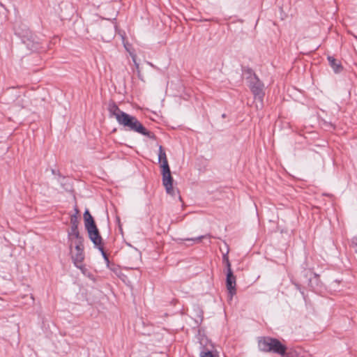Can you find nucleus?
<instances>
[{"label":"nucleus","mask_w":357,"mask_h":357,"mask_svg":"<svg viewBox=\"0 0 357 357\" xmlns=\"http://www.w3.org/2000/svg\"><path fill=\"white\" fill-rule=\"evenodd\" d=\"M283 357H301L300 352H298L297 350L294 349H288L287 348V351L285 352V354L282 356Z\"/></svg>","instance_id":"nucleus-16"},{"label":"nucleus","mask_w":357,"mask_h":357,"mask_svg":"<svg viewBox=\"0 0 357 357\" xmlns=\"http://www.w3.org/2000/svg\"><path fill=\"white\" fill-rule=\"evenodd\" d=\"M162 172V185H164L166 192L167 194L174 196V190L173 188V182L174 179L171 174V171L169 167H167L166 165L164 168L161 169Z\"/></svg>","instance_id":"nucleus-6"},{"label":"nucleus","mask_w":357,"mask_h":357,"mask_svg":"<svg viewBox=\"0 0 357 357\" xmlns=\"http://www.w3.org/2000/svg\"><path fill=\"white\" fill-rule=\"evenodd\" d=\"M75 214H73L70 216V227L78 228L79 220H78L77 214L79 213V210L77 208H75Z\"/></svg>","instance_id":"nucleus-14"},{"label":"nucleus","mask_w":357,"mask_h":357,"mask_svg":"<svg viewBox=\"0 0 357 357\" xmlns=\"http://www.w3.org/2000/svg\"><path fill=\"white\" fill-rule=\"evenodd\" d=\"M80 238H83V236L80 235L78 228L70 227L68 231V239L70 242L69 245L70 250L72 249L74 239Z\"/></svg>","instance_id":"nucleus-11"},{"label":"nucleus","mask_w":357,"mask_h":357,"mask_svg":"<svg viewBox=\"0 0 357 357\" xmlns=\"http://www.w3.org/2000/svg\"><path fill=\"white\" fill-rule=\"evenodd\" d=\"M83 218L84 222V227L86 231L97 227L94 218H93V216L91 215L88 209L85 210L83 215Z\"/></svg>","instance_id":"nucleus-9"},{"label":"nucleus","mask_w":357,"mask_h":357,"mask_svg":"<svg viewBox=\"0 0 357 357\" xmlns=\"http://www.w3.org/2000/svg\"><path fill=\"white\" fill-rule=\"evenodd\" d=\"M108 110L110 115L116 118L118 123L126 128L127 130L136 132L151 139H156V136L153 132L148 130L135 116L121 110L114 101L109 102Z\"/></svg>","instance_id":"nucleus-1"},{"label":"nucleus","mask_w":357,"mask_h":357,"mask_svg":"<svg viewBox=\"0 0 357 357\" xmlns=\"http://www.w3.org/2000/svg\"><path fill=\"white\" fill-rule=\"evenodd\" d=\"M158 161L159 162H161L160 167L164 168V167L166 165V167H169V163L167 158L166 153L162 146H159L158 150Z\"/></svg>","instance_id":"nucleus-12"},{"label":"nucleus","mask_w":357,"mask_h":357,"mask_svg":"<svg viewBox=\"0 0 357 357\" xmlns=\"http://www.w3.org/2000/svg\"><path fill=\"white\" fill-rule=\"evenodd\" d=\"M116 222L118 223V225H119V229H120V230H122L121 225L120 218L117 216V217H116Z\"/></svg>","instance_id":"nucleus-23"},{"label":"nucleus","mask_w":357,"mask_h":357,"mask_svg":"<svg viewBox=\"0 0 357 357\" xmlns=\"http://www.w3.org/2000/svg\"><path fill=\"white\" fill-rule=\"evenodd\" d=\"M89 238L93 243L96 248L101 246L103 244L102 238L100 234L98 227L87 231Z\"/></svg>","instance_id":"nucleus-8"},{"label":"nucleus","mask_w":357,"mask_h":357,"mask_svg":"<svg viewBox=\"0 0 357 357\" xmlns=\"http://www.w3.org/2000/svg\"><path fill=\"white\" fill-rule=\"evenodd\" d=\"M222 118H225V117H226V114H223L222 115Z\"/></svg>","instance_id":"nucleus-26"},{"label":"nucleus","mask_w":357,"mask_h":357,"mask_svg":"<svg viewBox=\"0 0 357 357\" xmlns=\"http://www.w3.org/2000/svg\"><path fill=\"white\" fill-rule=\"evenodd\" d=\"M313 275V278H308L307 280V282L309 288H310L312 290L315 291L316 288L319 286L321 281L319 279V275L318 274L314 273Z\"/></svg>","instance_id":"nucleus-13"},{"label":"nucleus","mask_w":357,"mask_h":357,"mask_svg":"<svg viewBox=\"0 0 357 357\" xmlns=\"http://www.w3.org/2000/svg\"><path fill=\"white\" fill-rule=\"evenodd\" d=\"M222 260H223V262L225 264V266H226V268H227V270H228V269H229V268H231V263H230V261H229V257H228L227 253V254L223 255Z\"/></svg>","instance_id":"nucleus-21"},{"label":"nucleus","mask_w":357,"mask_h":357,"mask_svg":"<svg viewBox=\"0 0 357 357\" xmlns=\"http://www.w3.org/2000/svg\"><path fill=\"white\" fill-rule=\"evenodd\" d=\"M207 237L210 238L211 235L210 234L202 235V236H199L195 237V238H185V239H183V241H192L194 243H199L202 241V239L206 238Z\"/></svg>","instance_id":"nucleus-17"},{"label":"nucleus","mask_w":357,"mask_h":357,"mask_svg":"<svg viewBox=\"0 0 357 357\" xmlns=\"http://www.w3.org/2000/svg\"><path fill=\"white\" fill-rule=\"evenodd\" d=\"M202 349L200 351V357H217L215 354L212 353V351L208 349L202 347Z\"/></svg>","instance_id":"nucleus-18"},{"label":"nucleus","mask_w":357,"mask_h":357,"mask_svg":"<svg viewBox=\"0 0 357 357\" xmlns=\"http://www.w3.org/2000/svg\"><path fill=\"white\" fill-rule=\"evenodd\" d=\"M107 266L109 270H111L112 272H114L117 276H119L121 274L120 267L118 265H116L114 263H111L109 261V264H107Z\"/></svg>","instance_id":"nucleus-15"},{"label":"nucleus","mask_w":357,"mask_h":357,"mask_svg":"<svg viewBox=\"0 0 357 357\" xmlns=\"http://www.w3.org/2000/svg\"><path fill=\"white\" fill-rule=\"evenodd\" d=\"M330 66L333 68V71L335 73H339L342 71L343 66H342L340 61H338L333 56H328L327 57Z\"/></svg>","instance_id":"nucleus-10"},{"label":"nucleus","mask_w":357,"mask_h":357,"mask_svg":"<svg viewBox=\"0 0 357 357\" xmlns=\"http://www.w3.org/2000/svg\"><path fill=\"white\" fill-rule=\"evenodd\" d=\"M97 248L100 251V252H101V254H102V257L104 258V260H105L106 264H109V257H108L107 253L105 252L104 245H102L101 246H99Z\"/></svg>","instance_id":"nucleus-20"},{"label":"nucleus","mask_w":357,"mask_h":357,"mask_svg":"<svg viewBox=\"0 0 357 357\" xmlns=\"http://www.w3.org/2000/svg\"><path fill=\"white\" fill-rule=\"evenodd\" d=\"M132 60H133L136 67L138 68H139V64L136 62L134 56H132Z\"/></svg>","instance_id":"nucleus-25"},{"label":"nucleus","mask_w":357,"mask_h":357,"mask_svg":"<svg viewBox=\"0 0 357 357\" xmlns=\"http://www.w3.org/2000/svg\"><path fill=\"white\" fill-rule=\"evenodd\" d=\"M51 172H52V174H54V175H57L59 176H61V173H60V172L59 170H56V169H52L51 170Z\"/></svg>","instance_id":"nucleus-22"},{"label":"nucleus","mask_w":357,"mask_h":357,"mask_svg":"<svg viewBox=\"0 0 357 357\" xmlns=\"http://www.w3.org/2000/svg\"><path fill=\"white\" fill-rule=\"evenodd\" d=\"M258 346L261 351L271 352L280 356H284L287 351V347L278 339L271 337H263L259 340Z\"/></svg>","instance_id":"nucleus-2"},{"label":"nucleus","mask_w":357,"mask_h":357,"mask_svg":"<svg viewBox=\"0 0 357 357\" xmlns=\"http://www.w3.org/2000/svg\"><path fill=\"white\" fill-rule=\"evenodd\" d=\"M15 34L22 38V42L32 52H40L43 49L40 43L35 40L34 36L28 28H25L22 30V32L15 29Z\"/></svg>","instance_id":"nucleus-3"},{"label":"nucleus","mask_w":357,"mask_h":357,"mask_svg":"<svg viewBox=\"0 0 357 357\" xmlns=\"http://www.w3.org/2000/svg\"><path fill=\"white\" fill-rule=\"evenodd\" d=\"M308 272H309V271L304 270L303 271H302V273H303V275L305 278H307V277Z\"/></svg>","instance_id":"nucleus-24"},{"label":"nucleus","mask_w":357,"mask_h":357,"mask_svg":"<svg viewBox=\"0 0 357 357\" xmlns=\"http://www.w3.org/2000/svg\"><path fill=\"white\" fill-rule=\"evenodd\" d=\"M226 287L228 291L230 299L236 294V276L234 275L231 268L227 270Z\"/></svg>","instance_id":"nucleus-7"},{"label":"nucleus","mask_w":357,"mask_h":357,"mask_svg":"<svg viewBox=\"0 0 357 357\" xmlns=\"http://www.w3.org/2000/svg\"><path fill=\"white\" fill-rule=\"evenodd\" d=\"M243 73L247 75L246 79L248 81L251 79L252 77H254V75H257L253 71V70L248 67L243 69Z\"/></svg>","instance_id":"nucleus-19"},{"label":"nucleus","mask_w":357,"mask_h":357,"mask_svg":"<svg viewBox=\"0 0 357 357\" xmlns=\"http://www.w3.org/2000/svg\"><path fill=\"white\" fill-rule=\"evenodd\" d=\"M248 86L255 99H257L262 102L265 96L264 84L257 75H254V77H251V79L248 81Z\"/></svg>","instance_id":"nucleus-5"},{"label":"nucleus","mask_w":357,"mask_h":357,"mask_svg":"<svg viewBox=\"0 0 357 357\" xmlns=\"http://www.w3.org/2000/svg\"><path fill=\"white\" fill-rule=\"evenodd\" d=\"M73 244H75V253L72 255V260L77 268L83 269L82 263L84 260V238L74 239Z\"/></svg>","instance_id":"nucleus-4"}]
</instances>
